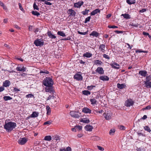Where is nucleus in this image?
Returning <instances> with one entry per match:
<instances>
[{"label":"nucleus","mask_w":151,"mask_h":151,"mask_svg":"<svg viewBox=\"0 0 151 151\" xmlns=\"http://www.w3.org/2000/svg\"><path fill=\"white\" fill-rule=\"evenodd\" d=\"M33 27L32 26L30 25L29 26V31H31L33 30Z\"/></svg>","instance_id":"63"},{"label":"nucleus","mask_w":151,"mask_h":151,"mask_svg":"<svg viewBox=\"0 0 151 151\" xmlns=\"http://www.w3.org/2000/svg\"><path fill=\"white\" fill-rule=\"evenodd\" d=\"M134 104V102L131 99H129L126 101L125 103V105L127 107H129L132 106Z\"/></svg>","instance_id":"6"},{"label":"nucleus","mask_w":151,"mask_h":151,"mask_svg":"<svg viewBox=\"0 0 151 151\" xmlns=\"http://www.w3.org/2000/svg\"><path fill=\"white\" fill-rule=\"evenodd\" d=\"M89 10H87L86 9L85 11H83L82 12V14L84 15H85L88 13V11H89Z\"/></svg>","instance_id":"50"},{"label":"nucleus","mask_w":151,"mask_h":151,"mask_svg":"<svg viewBox=\"0 0 151 151\" xmlns=\"http://www.w3.org/2000/svg\"><path fill=\"white\" fill-rule=\"evenodd\" d=\"M16 69L18 71H22L23 72L25 71L26 70V68H24V67H23L22 68H21L20 67H17Z\"/></svg>","instance_id":"23"},{"label":"nucleus","mask_w":151,"mask_h":151,"mask_svg":"<svg viewBox=\"0 0 151 151\" xmlns=\"http://www.w3.org/2000/svg\"><path fill=\"white\" fill-rule=\"evenodd\" d=\"M46 110H47V115H49L51 113V109L50 107L48 106H46Z\"/></svg>","instance_id":"33"},{"label":"nucleus","mask_w":151,"mask_h":151,"mask_svg":"<svg viewBox=\"0 0 151 151\" xmlns=\"http://www.w3.org/2000/svg\"><path fill=\"white\" fill-rule=\"evenodd\" d=\"M47 34L49 38H50L52 39H55L56 37L54 35H53L52 33H51V31H48V32L47 33Z\"/></svg>","instance_id":"20"},{"label":"nucleus","mask_w":151,"mask_h":151,"mask_svg":"<svg viewBox=\"0 0 151 151\" xmlns=\"http://www.w3.org/2000/svg\"><path fill=\"white\" fill-rule=\"evenodd\" d=\"M125 85L123 84H120L118 83L117 84V87L118 88L122 89L125 87Z\"/></svg>","instance_id":"32"},{"label":"nucleus","mask_w":151,"mask_h":151,"mask_svg":"<svg viewBox=\"0 0 151 151\" xmlns=\"http://www.w3.org/2000/svg\"><path fill=\"white\" fill-rule=\"evenodd\" d=\"M142 34L145 36H149L150 35L148 33L145 32H143Z\"/></svg>","instance_id":"60"},{"label":"nucleus","mask_w":151,"mask_h":151,"mask_svg":"<svg viewBox=\"0 0 151 151\" xmlns=\"http://www.w3.org/2000/svg\"><path fill=\"white\" fill-rule=\"evenodd\" d=\"M34 97V96L32 94H29L26 95V97L27 98H32Z\"/></svg>","instance_id":"52"},{"label":"nucleus","mask_w":151,"mask_h":151,"mask_svg":"<svg viewBox=\"0 0 151 151\" xmlns=\"http://www.w3.org/2000/svg\"><path fill=\"white\" fill-rule=\"evenodd\" d=\"M33 7L35 10L36 9L37 10H38L39 9V8H38L35 2L34 3Z\"/></svg>","instance_id":"44"},{"label":"nucleus","mask_w":151,"mask_h":151,"mask_svg":"<svg viewBox=\"0 0 151 151\" xmlns=\"http://www.w3.org/2000/svg\"><path fill=\"white\" fill-rule=\"evenodd\" d=\"M105 45L104 44H101L99 47V49H100L102 52H104L105 50Z\"/></svg>","instance_id":"21"},{"label":"nucleus","mask_w":151,"mask_h":151,"mask_svg":"<svg viewBox=\"0 0 151 151\" xmlns=\"http://www.w3.org/2000/svg\"><path fill=\"white\" fill-rule=\"evenodd\" d=\"M144 129L145 130L149 132L150 133L151 132V130L150 128L148 126H145L144 127Z\"/></svg>","instance_id":"40"},{"label":"nucleus","mask_w":151,"mask_h":151,"mask_svg":"<svg viewBox=\"0 0 151 151\" xmlns=\"http://www.w3.org/2000/svg\"><path fill=\"white\" fill-rule=\"evenodd\" d=\"M83 94L84 95H88L91 94V92L87 90H84L82 91Z\"/></svg>","instance_id":"35"},{"label":"nucleus","mask_w":151,"mask_h":151,"mask_svg":"<svg viewBox=\"0 0 151 151\" xmlns=\"http://www.w3.org/2000/svg\"><path fill=\"white\" fill-rule=\"evenodd\" d=\"M114 32L117 33V34L122 33L123 32V31H120L119 30H115L114 31Z\"/></svg>","instance_id":"61"},{"label":"nucleus","mask_w":151,"mask_h":151,"mask_svg":"<svg viewBox=\"0 0 151 151\" xmlns=\"http://www.w3.org/2000/svg\"><path fill=\"white\" fill-rule=\"evenodd\" d=\"M67 13L69 14V17H74L76 14V12L74 10L72 9H69L67 12Z\"/></svg>","instance_id":"4"},{"label":"nucleus","mask_w":151,"mask_h":151,"mask_svg":"<svg viewBox=\"0 0 151 151\" xmlns=\"http://www.w3.org/2000/svg\"><path fill=\"white\" fill-rule=\"evenodd\" d=\"M94 63L95 64L98 65L99 66H100L102 64H103V63L102 62L99 60H94Z\"/></svg>","instance_id":"24"},{"label":"nucleus","mask_w":151,"mask_h":151,"mask_svg":"<svg viewBox=\"0 0 151 151\" xmlns=\"http://www.w3.org/2000/svg\"><path fill=\"white\" fill-rule=\"evenodd\" d=\"M108 27L109 28H117L118 27L113 25V26H110V25H109L108 26Z\"/></svg>","instance_id":"51"},{"label":"nucleus","mask_w":151,"mask_h":151,"mask_svg":"<svg viewBox=\"0 0 151 151\" xmlns=\"http://www.w3.org/2000/svg\"><path fill=\"white\" fill-rule=\"evenodd\" d=\"M119 128L121 130H124L125 129V127L123 126H120L119 127Z\"/></svg>","instance_id":"55"},{"label":"nucleus","mask_w":151,"mask_h":151,"mask_svg":"<svg viewBox=\"0 0 151 151\" xmlns=\"http://www.w3.org/2000/svg\"><path fill=\"white\" fill-rule=\"evenodd\" d=\"M90 101L91 102V104H97L98 103L97 101L96 100V99L93 98L90 99Z\"/></svg>","instance_id":"27"},{"label":"nucleus","mask_w":151,"mask_h":151,"mask_svg":"<svg viewBox=\"0 0 151 151\" xmlns=\"http://www.w3.org/2000/svg\"><path fill=\"white\" fill-rule=\"evenodd\" d=\"M34 43L36 46L41 47L43 45L44 42L40 39H37L35 41Z\"/></svg>","instance_id":"3"},{"label":"nucleus","mask_w":151,"mask_h":151,"mask_svg":"<svg viewBox=\"0 0 151 151\" xmlns=\"http://www.w3.org/2000/svg\"><path fill=\"white\" fill-rule=\"evenodd\" d=\"M145 84V87L147 88H150L151 87V82L144 81Z\"/></svg>","instance_id":"22"},{"label":"nucleus","mask_w":151,"mask_h":151,"mask_svg":"<svg viewBox=\"0 0 151 151\" xmlns=\"http://www.w3.org/2000/svg\"><path fill=\"white\" fill-rule=\"evenodd\" d=\"M67 151H71V149L70 147H68L66 149Z\"/></svg>","instance_id":"64"},{"label":"nucleus","mask_w":151,"mask_h":151,"mask_svg":"<svg viewBox=\"0 0 151 151\" xmlns=\"http://www.w3.org/2000/svg\"><path fill=\"white\" fill-rule=\"evenodd\" d=\"M70 115L73 117L76 118H79L80 116L75 111H71L70 113Z\"/></svg>","instance_id":"7"},{"label":"nucleus","mask_w":151,"mask_h":151,"mask_svg":"<svg viewBox=\"0 0 151 151\" xmlns=\"http://www.w3.org/2000/svg\"><path fill=\"white\" fill-rule=\"evenodd\" d=\"M78 32L79 34L83 35H85L86 34V32H80L79 31H78Z\"/></svg>","instance_id":"57"},{"label":"nucleus","mask_w":151,"mask_h":151,"mask_svg":"<svg viewBox=\"0 0 151 151\" xmlns=\"http://www.w3.org/2000/svg\"><path fill=\"white\" fill-rule=\"evenodd\" d=\"M96 86L93 85H91L90 86H88L87 87V88L89 90H92L93 88L95 87Z\"/></svg>","instance_id":"45"},{"label":"nucleus","mask_w":151,"mask_h":151,"mask_svg":"<svg viewBox=\"0 0 151 151\" xmlns=\"http://www.w3.org/2000/svg\"><path fill=\"white\" fill-rule=\"evenodd\" d=\"M91 139L92 140H98L99 139V138L96 136H93L91 137Z\"/></svg>","instance_id":"41"},{"label":"nucleus","mask_w":151,"mask_h":151,"mask_svg":"<svg viewBox=\"0 0 151 151\" xmlns=\"http://www.w3.org/2000/svg\"><path fill=\"white\" fill-rule=\"evenodd\" d=\"M81 122L85 123H88L90 122V120L86 118L82 119Z\"/></svg>","instance_id":"29"},{"label":"nucleus","mask_w":151,"mask_h":151,"mask_svg":"<svg viewBox=\"0 0 151 151\" xmlns=\"http://www.w3.org/2000/svg\"><path fill=\"white\" fill-rule=\"evenodd\" d=\"M53 139L54 140H58L60 139V137L58 135H55L53 137Z\"/></svg>","instance_id":"43"},{"label":"nucleus","mask_w":151,"mask_h":151,"mask_svg":"<svg viewBox=\"0 0 151 151\" xmlns=\"http://www.w3.org/2000/svg\"><path fill=\"white\" fill-rule=\"evenodd\" d=\"M95 71L96 72L100 74H103L104 73V70L101 67H98L96 69Z\"/></svg>","instance_id":"9"},{"label":"nucleus","mask_w":151,"mask_h":151,"mask_svg":"<svg viewBox=\"0 0 151 151\" xmlns=\"http://www.w3.org/2000/svg\"><path fill=\"white\" fill-rule=\"evenodd\" d=\"M16 127V124L11 122H9L5 124L4 127L8 132H11Z\"/></svg>","instance_id":"1"},{"label":"nucleus","mask_w":151,"mask_h":151,"mask_svg":"<svg viewBox=\"0 0 151 151\" xmlns=\"http://www.w3.org/2000/svg\"><path fill=\"white\" fill-rule=\"evenodd\" d=\"M19 8L21 10H22V11H23V10H24V9H23V8H22V5H21V4L19 3Z\"/></svg>","instance_id":"59"},{"label":"nucleus","mask_w":151,"mask_h":151,"mask_svg":"<svg viewBox=\"0 0 151 151\" xmlns=\"http://www.w3.org/2000/svg\"><path fill=\"white\" fill-rule=\"evenodd\" d=\"M104 115L106 120H109L111 118L112 113H105L104 114Z\"/></svg>","instance_id":"10"},{"label":"nucleus","mask_w":151,"mask_h":151,"mask_svg":"<svg viewBox=\"0 0 151 151\" xmlns=\"http://www.w3.org/2000/svg\"><path fill=\"white\" fill-rule=\"evenodd\" d=\"M85 129L87 131L91 132L93 129V127L91 125H88L85 127Z\"/></svg>","instance_id":"13"},{"label":"nucleus","mask_w":151,"mask_h":151,"mask_svg":"<svg viewBox=\"0 0 151 151\" xmlns=\"http://www.w3.org/2000/svg\"><path fill=\"white\" fill-rule=\"evenodd\" d=\"M103 56L104 58H105L106 59H107L108 60L110 59V57H109V56L106 54H104L103 55Z\"/></svg>","instance_id":"53"},{"label":"nucleus","mask_w":151,"mask_h":151,"mask_svg":"<svg viewBox=\"0 0 151 151\" xmlns=\"http://www.w3.org/2000/svg\"><path fill=\"white\" fill-rule=\"evenodd\" d=\"M32 14L35 16H38L40 15V13L39 12H37L36 11H32Z\"/></svg>","instance_id":"37"},{"label":"nucleus","mask_w":151,"mask_h":151,"mask_svg":"<svg viewBox=\"0 0 151 151\" xmlns=\"http://www.w3.org/2000/svg\"><path fill=\"white\" fill-rule=\"evenodd\" d=\"M4 99L5 101L10 100L12 99V98L9 96H5L4 97Z\"/></svg>","instance_id":"39"},{"label":"nucleus","mask_w":151,"mask_h":151,"mask_svg":"<svg viewBox=\"0 0 151 151\" xmlns=\"http://www.w3.org/2000/svg\"><path fill=\"white\" fill-rule=\"evenodd\" d=\"M127 2L129 4H134L135 3V0H127Z\"/></svg>","instance_id":"31"},{"label":"nucleus","mask_w":151,"mask_h":151,"mask_svg":"<svg viewBox=\"0 0 151 151\" xmlns=\"http://www.w3.org/2000/svg\"><path fill=\"white\" fill-rule=\"evenodd\" d=\"M76 130L78 131H80L82 129V126H76Z\"/></svg>","instance_id":"46"},{"label":"nucleus","mask_w":151,"mask_h":151,"mask_svg":"<svg viewBox=\"0 0 151 151\" xmlns=\"http://www.w3.org/2000/svg\"><path fill=\"white\" fill-rule=\"evenodd\" d=\"M48 1H45V4L46 5H51L52 4L50 2H48Z\"/></svg>","instance_id":"54"},{"label":"nucleus","mask_w":151,"mask_h":151,"mask_svg":"<svg viewBox=\"0 0 151 151\" xmlns=\"http://www.w3.org/2000/svg\"><path fill=\"white\" fill-rule=\"evenodd\" d=\"M10 84V82L8 80H6L3 83V86L5 87H8Z\"/></svg>","instance_id":"19"},{"label":"nucleus","mask_w":151,"mask_h":151,"mask_svg":"<svg viewBox=\"0 0 151 151\" xmlns=\"http://www.w3.org/2000/svg\"><path fill=\"white\" fill-rule=\"evenodd\" d=\"M114 132H115V130L114 129H111L110 130V131L109 132V134L110 135H113L114 134Z\"/></svg>","instance_id":"48"},{"label":"nucleus","mask_w":151,"mask_h":151,"mask_svg":"<svg viewBox=\"0 0 151 151\" xmlns=\"http://www.w3.org/2000/svg\"><path fill=\"white\" fill-rule=\"evenodd\" d=\"M151 109V106L148 105L145 108H144L143 109Z\"/></svg>","instance_id":"58"},{"label":"nucleus","mask_w":151,"mask_h":151,"mask_svg":"<svg viewBox=\"0 0 151 151\" xmlns=\"http://www.w3.org/2000/svg\"><path fill=\"white\" fill-rule=\"evenodd\" d=\"M38 115V114L37 112H33L31 114V116L32 117H36Z\"/></svg>","instance_id":"30"},{"label":"nucleus","mask_w":151,"mask_h":151,"mask_svg":"<svg viewBox=\"0 0 151 151\" xmlns=\"http://www.w3.org/2000/svg\"><path fill=\"white\" fill-rule=\"evenodd\" d=\"M74 78L78 81H82L83 80V77L81 75L78 73H76L74 75Z\"/></svg>","instance_id":"8"},{"label":"nucleus","mask_w":151,"mask_h":151,"mask_svg":"<svg viewBox=\"0 0 151 151\" xmlns=\"http://www.w3.org/2000/svg\"><path fill=\"white\" fill-rule=\"evenodd\" d=\"M100 80L103 81H108L109 80V78L106 76H103L99 77Z\"/></svg>","instance_id":"17"},{"label":"nucleus","mask_w":151,"mask_h":151,"mask_svg":"<svg viewBox=\"0 0 151 151\" xmlns=\"http://www.w3.org/2000/svg\"><path fill=\"white\" fill-rule=\"evenodd\" d=\"M57 33L58 35L62 37L65 36V34L62 31H58Z\"/></svg>","instance_id":"38"},{"label":"nucleus","mask_w":151,"mask_h":151,"mask_svg":"<svg viewBox=\"0 0 151 151\" xmlns=\"http://www.w3.org/2000/svg\"><path fill=\"white\" fill-rule=\"evenodd\" d=\"M97 147L99 150L101 151H103L104 150V148L101 146H98Z\"/></svg>","instance_id":"62"},{"label":"nucleus","mask_w":151,"mask_h":151,"mask_svg":"<svg viewBox=\"0 0 151 151\" xmlns=\"http://www.w3.org/2000/svg\"><path fill=\"white\" fill-rule=\"evenodd\" d=\"M91 19V17H88L86 18L84 22L85 23H86L87 22L90 21V20Z\"/></svg>","instance_id":"49"},{"label":"nucleus","mask_w":151,"mask_h":151,"mask_svg":"<svg viewBox=\"0 0 151 151\" xmlns=\"http://www.w3.org/2000/svg\"><path fill=\"white\" fill-rule=\"evenodd\" d=\"M82 112L86 113H91V111L89 108L87 107H84L82 109Z\"/></svg>","instance_id":"15"},{"label":"nucleus","mask_w":151,"mask_h":151,"mask_svg":"<svg viewBox=\"0 0 151 151\" xmlns=\"http://www.w3.org/2000/svg\"><path fill=\"white\" fill-rule=\"evenodd\" d=\"M139 74L141 75L142 76L145 77L146 76L147 74V72L145 70H141L139 71Z\"/></svg>","instance_id":"12"},{"label":"nucleus","mask_w":151,"mask_h":151,"mask_svg":"<svg viewBox=\"0 0 151 151\" xmlns=\"http://www.w3.org/2000/svg\"><path fill=\"white\" fill-rule=\"evenodd\" d=\"M90 35V36L97 37L99 36V33L96 31H93Z\"/></svg>","instance_id":"25"},{"label":"nucleus","mask_w":151,"mask_h":151,"mask_svg":"<svg viewBox=\"0 0 151 151\" xmlns=\"http://www.w3.org/2000/svg\"><path fill=\"white\" fill-rule=\"evenodd\" d=\"M83 1L78 2L77 3L74 4V6L75 7H80L83 4Z\"/></svg>","instance_id":"14"},{"label":"nucleus","mask_w":151,"mask_h":151,"mask_svg":"<svg viewBox=\"0 0 151 151\" xmlns=\"http://www.w3.org/2000/svg\"><path fill=\"white\" fill-rule=\"evenodd\" d=\"M92 56V54L88 52H86L83 54V56L86 58H90Z\"/></svg>","instance_id":"26"},{"label":"nucleus","mask_w":151,"mask_h":151,"mask_svg":"<svg viewBox=\"0 0 151 151\" xmlns=\"http://www.w3.org/2000/svg\"><path fill=\"white\" fill-rule=\"evenodd\" d=\"M110 65L112 68L115 69H119L120 68L119 65L116 63L110 64Z\"/></svg>","instance_id":"11"},{"label":"nucleus","mask_w":151,"mask_h":151,"mask_svg":"<svg viewBox=\"0 0 151 151\" xmlns=\"http://www.w3.org/2000/svg\"><path fill=\"white\" fill-rule=\"evenodd\" d=\"M52 79L50 77L46 78L44 81L43 84L45 86H52L53 84Z\"/></svg>","instance_id":"2"},{"label":"nucleus","mask_w":151,"mask_h":151,"mask_svg":"<svg viewBox=\"0 0 151 151\" xmlns=\"http://www.w3.org/2000/svg\"><path fill=\"white\" fill-rule=\"evenodd\" d=\"M40 73L41 75H44V74H49V72L48 71L44 69L43 70H41L40 72Z\"/></svg>","instance_id":"28"},{"label":"nucleus","mask_w":151,"mask_h":151,"mask_svg":"<svg viewBox=\"0 0 151 151\" xmlns=\"http://www.w3.org/2000/svg\"><path fill=\"white\" fill-rule=\"evenodd\" d=\"M52 139V137L51 136L48 135L45 137L44 140L47 141H50Z\"/></svg>","instance_id":"36"},{"label":"nucleus","mask_w":151,"mask_h":151,"mask_svg":"<svg viewBox=\"0 0 151 151\" xmlns=\"http://www.w3.org/2000/svg\"><path fill=\"white\" fill-rule=\"evenodd\" d=\"M27 141V139L25 137L20 138L18 140V143L21 145L25 144Z\"/></svg>","instance_id":"5"},{"label":"nucleus","mask_w":151,"mask_h":151,"mask_svg":"<svg viewBox=\"0 0 151 151\" xmlns=\"http://www.w3.org/2000/svg\"><path fill=\"white\" fill-rule=\"evenodd\" d=\"M52 86H46L45 90L46 92L51 93L53 91V89L52 87Z\"/></svg>","instance_id":"16"},{"label":"nucleus","mask_w":151,"mask_h":151,"mask_svg":"<svg viewBox=\"0 0 151 151\" xmlns=\"http://www.w3.org/2000/svg\"><path fill=\"white\" fill-rule=\"evenodd\" d=\"M51 123V122L50 121H47L46 122H45L44 123V125H46V124H50Z\"/></svg>","instance_id":"56"},{"label":"nucleus","mask_w":151,"mask_h":151,"mask_svg":"<svg viewBox=\"0 0 151 151\" xmlns=\"http://www.w3.org/2000/svg\"><path fill=\"white\" fill-rule=\"evenodd\" d=\"M151 76H147L146 78V81H147V82H151Z\"/></svg>","instance_id":"42"},{"label":"nucleus","mask_w":151,"mask_h":151,"mask_svg":"<svg viewBox=\"0 0 151 151\" xmlns=\"http://www.w3.org/2000/svg\"><path fill=\"white\" fill-rule=\"evenodd\" d=\"M122 16H123L125 19H129L130 18V15L128 14H122Z\"/></svg>","instance_id":"34"},{"label":"nucleus","mask_w":151,"mask_h":151,"mask_svg":"<svg viewBox=\"0 0 151 151\" xmlns=\"http://www.w3.org/2000/svg\"><path fill=\"white\" fill-rule=\"evenodd\" d=\"M147 51H143L142 50H138L136 51V52H144V53H147Z\"/></svg>","instance_id":"47"},{"label":"nucleus","mask_w":151,"mask_h":151,"mask_svg":"<svg viewBox=\"0 0 151 151\" xmlns=\"http://www.w3.org/2000/svg\"><path fill=\"white\" fill-rule=\"evenodd\" d=\"M100 10L98 9H95V10L92 11L91 13V16L94 15L98 13H100Z\"/></svg>","instance_id":"18"}]
</instances>
